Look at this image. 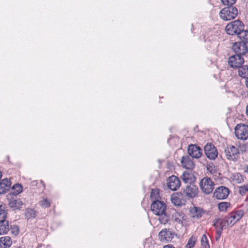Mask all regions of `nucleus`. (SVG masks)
Wrapping results in <instances>:
<instances>
[{"instance_id": "nucleus-1", "label": "nucleus", "mask_w": 248, "mask_h": 248, "mask_svg": "<svg viewBox=\"0 0 248 248\" xmlns=\"http://www.w3.org/2000/svg\"><path fill=\"white\" fill-rule=\"evenodd\" d=\"M151 210L154 214L163 217L160 219L161 223L165 224L168 222V217L166 214V205L164 202L158 200L153 201L151 205Z\"/></svg>"}, {"instance_id": "nucleus-2", "label": "nucleus", "mask_w": 248, "mask_h": 248, "mask_svg": "<svg viewBox=\"0 0 248 248\" xmlns=\"http://www.w3.org/2000/svg\"><path fill=\"white\" fill-rule=\"evenodd\" d=\"M244 28L243 23L239 20H236L228 24L225 28L226 33L230 35L238 36V33L243 30Z\"/></svg>"}, {"instance_id": "nucleus-3", "label": "nucleus", "mask_w": 248, "mask_h": 248, "mask_svg": "<svg viewBox=\"0 0 248 248\" xmlns=\"http://www.w3.org/2000/svg\"><path fill=\"white\" fill-rule=\"evenodd\" d=\"M237 9L232 6L224 8L219 12L220 18L224 21L233 19L237 16Z\"/></svg>"}, {"instance_id": "nucleus-4", "label": "nucleus", "mask_w": 248, "mask_h": 248, "mask_svg": "<svg viewBox=\"0 0 248 248\" xmlns=\"http://www.w3.org/2000/svg\"><path fill=\"white\" fill-rule=\"evenodd\" d=\"M234 133L237 139L246 140L248 139V126L245 124H238L234 128Z\"/></svg>"}, {"instance_id": "nucleus-5", "label": "nucleus", "mask_w": 248, "mask_h": 248, "mask_svg": "<svg viewBox=\"0 0 248 248\" xmlns=\"http://www.w3.org/2000/svg\"><path fill=\"white\" fill-rule=\"evenodd\" d=\"M200 187L204 193L210 194L214 189V183L210 178L204 177L200 182Z\"/></svg>"}, {"instance_id": "nucleus-6", "label": "nucleus", "mask_w": 248, "mask_h": 248, "mask_svg": "<svg viewBox=\"0 0 248 248\" xmlns=\"http://www.w3.org/2000/svg\"><path fill=\"white\" fill-rule=\"evenodd\" d=\"M225 153L227 158L232 160H236L239 154L238 149L233 145L228 146L225 150Z\"/></svg>"}, {"instance_id": "nucleus-7", "label": "nucleus", "mask_w": 248, "mask_h": 248, "mask_svg": "<svg viewBox=\"0 0 248 248\" xmlns=\"http://www.w3.org/2000/svg\"><path fill=\"white\" fill-rule=\"evenodd\" d=\"M229 192L230 190L227 187L219 186L215 189L214 197L217 200H224L227 198Z\"/></svg>"}, {"instance_id": "nucleus-8", "label": "nucleus", "mask_w": 248, "mask_h": 248, "mask_svg": "<svg viewBox=\"0 0 248 248\" xmlns=\"http://www.w3.org/2000/svg\"><path fill=\"white\" fill-rule=\"evenodd\" d=\"M204 152L207 158L211 160H214L217 156V151L214 145L212 143H207L204 146Z\"/></svg>"}, {"instance_id": "nucleus-9", "label": "nucleus", "mask_w": 248, "mask_h": 248, "mask_svg": "<svg viewBox=\"0 0 248 248\" xmlns=\"http://www.w3.org/2000/svg\"><path fill=\"white\" fill-rule=\"evenodd\" d=\"M244 62V59L239 55H232L228 59L229 66L233 68H238L242 66Z\"/></svg>"}, {"instance_id": "nucleus-10", "label": "nucleus", "mask_w": 248, "mask_h": 248, "mask_svg": "<svg viewBox=\"0 0 248 248\" xmlns=\"http://www.w3.org/2000/svg\"><path fill=\"white\" fill-rule=\"evenodd\" d=\"M232 49L236 55L242 56L248 52V47L244 42H239L234 43L232 46Z\"/></svg>"}, {"instance_id": "nucleus-11", "label": "nucleus", "mask_w": 248, "mask_h": 248, "mask_svg": "<svg viewBox=\"0 0 248 248\" xmlns=\"http://www.w3.org/2000/svg\"><path fill=\"white\" fill-rule=\"evenodd\" d=\"M158 235L162 242H170L173 238L175 233L171 229H164L159 232Z\"/></svg>"}, {"instance_id": "nucleus-12", "label": "nucleus", "mask_w": 248, "mask_h": 248, "mask_svg": "<svg viewBox=\"0 0 248 248\" xmlns=\"http://www.w3.org/2000/svg\"><path fill=\"white\" fill-rule=\"evenodd\" d=\"M243 216V212L242 211H238L237 212H233L226 217L228 220V222L230 224V227H232Z\"/></svg>"}, {"instance_id": "nucleus-13", "label": "nucleus", "mask_w": 248, "mask_h": 248, "mask_svg": "<svg viewBox=\"0 0 248 248\" xmlns=\"http://www.w3.org/2000/svg\"><path fill=\"white\" fill-rule=\"evenodd\" d=\"M184 193L188 197L193 198L198 194V188L192 183L187 184L184 189Z\"/></svg>"}, {"instance_id": "nucleus-14", "label": "nucleus", "mask_w": 248, "mask_h": 248, "mask_svg": "<svg viewBox=\"0 0 248 248\" xmlns=\"http://www.w3.org/2000/svg\"><path fill=\"white\" fill-rule=\"evenodd\" d=\"M188 153L189 155L195 158H199L202 155V150L199 146L191 144L188 146Z\"/></svg>"}, {"instance_id": "nucleus-15", "label": "nucleus", "mask_w": 248, "mask_h": 248, "mask_svg": "<svg viewBox=\"0 0 248 248\" xmlns=\"http://www.w3.org/2000/svg\"><path fill=\"white\" fill-rule=\"evenodd\" d=\"M168 187L172 191L176 190L181 185V182L178 177L172 175L168 179Z\"/></svg>"}, {"instance_id": "nucleus-16", "label": "nucleus", "mask_w": 248, "mask_h": 248, "mask_svg": "<svg viewBox=\"0 0 248 248\" xmlns=\"http://www.w3.org/2000/svg\"><path fill=\"white\" fill-rule=\"evenodd\" d=\"M213 225L216 229H219L223 230L228 227H230V224L226 217L224 218H216L214 220Z\"/></svg>"}, {"instance_id": "nucleus-17", "label": "nucleus", "mask_w": 248, "mask_h": 248, "mask_svg": "<svg viewBox=\"0 0 248 248\" xmlns=\"http://www.w3.org/2000/svg\"><path fill=\"white\" fill-rule=\"evenodd\" d=\"M182 166L187 170H191L195 167L192 159L188 155L183 156L181 159Z\"/></svg>"}, {"instance_id": "nucleus-18", "label": "nucleus", "mask_w": 248, "mask_h": 248, "mask_svg": "<svg viewBox=\"0 0 248 248\" xmlns=\"http://www.w3.org/2000/svg\"><path fill=\"white\" fill-rule=\"evenodd\" d=\"M11 184L10 180L8 178L0 181V194L6 193L11 187Z\"/></svg>"}, {"instance_id": "nucleus-19", "label": "nucleus", "mask_w": 248, "mask_h": 248, "mask_svg": "<svg viewBox=\"0 0 248 248\" xmlns=\"http://www.w3.org/2000/svg\"><path fill=\"white\" fill-rule=\"evenodd\" d=\"M182 179L186 184L193 183L195 181V177L192 173L189 171H185L182 175Z\"/></svg>"}, {"instance_id": "nucleus-20", "label": "nucleus", "mask_w": 248, "mask_h": 248, "mask_svg": "<svg viewBox=\"0 0 248 248\" xmlns=\"http://www.w3.org/2000/svg\"><path fill=\"white\" fill-rule=\"evenodd\" d=\"M12 244V241L9 236L0 238V248H9Z\"/></svg>"}, {"instance_id": "nucleus-21", "label": "nucleus", "mask_w": 248, "mask_h": 248, "mask_svg": "<svg viewBox=\"0 0 248 248\" xmlns=\"http://www.w3.org/2000/svg\"><path fill=\"white\" fill-rule=\"evenodd\" d=\"M10 230L8 222L5 219L0 220V235L6 234Z\"/></svg>"}, {"instance_id": "nucleus-22", "label": "nucleus", "mask_w": 248, "mask_h": 248, "mask_svg": "<svg viewBox=\"0 0 248 248\" xmlns=\"http://www.w3.org/2000/svg\"><path fill=\"white\" fill-rule=\"evenodd\" d=\"M8 204L11 208L19 209L23 204L22 202L20 200H16L14 198L9 199Z\"/></svg>"}, {"instance_id": "nucleus-23", "label": "nucleus", "mask_w": 248, "mask_h": 248, "mask_svg": "<svg viewBox=\"0 0 248 248\" xmlns=\"http://www.w3.org/2000/svg\"><path fill=\"white\" fill-rule=\"evenodd\" d=\"M172 219L176 222L182 225H184V216L183 214L181 213H178L176 211L172 214Z\"/></svg>"}, {"instance_id": "nucleus-24", "label": "nucleus", "mask_w": 248, "mask_h": 248, "mask_svg": "<svg viewBox=\"0 0 248 248\" xmlns=\"http://www.w3.org/2000/svg\"><path fill=\"white\" fill-rule=\"evenodd\" d=\"M238 68L239 76L243 78L247 79L248 78V65H242Z\"/></svg>"}, {"instance_id": "nucleus-25", "label": "nucleus", "mask_w": 248, "mask_h": 248, "mask_svg": "<svg viewBox=\"0 0 248 248\" xmlns=\"http://www.w3.org/2000/svg\"><path fill=\"white\" fill-rule=\"evenodd\" d=\"M237 37L239 38L242 42L245 44L248 43V30H243L238 33Z\"/></svg>"}, {"instance_id": "nucleus-26", "label": "nucleus", "mask_w": 248, "mask_h": 248, "mask_svg": "<svg viewBox=\"0 0 248 248\" xmlns=\"http://www.w3.org/2000/svg\"><path fill=\"white\" fill-rule=\"evenodd\" d=\"M190 213L193 217L199 218L201 217L203 213V211L199 207H194L191 209Z\"/></svg>"}, {"instance_id": "nucleus-27", "label": "nucleus", "mask_w": 248, "mask_h": 248, "mask_svg": "<svg viewBox=\"0 0 248 248\" xmlns=\"http://www.w3.org/2000/svg\"><path fill=\"white\" fill-rule=\"evenodd\" d=\"M22 191V186L21 185L16 184L14 185L12 189V194L13 195H17Z\"/></svg>"}, {"instance_id": "nucleus-28", "label": "nucleus", "mask_w": 248, "mask_h": 248, "mask_svg": "<svg viewBox=\"0 0 248 248\" xmlns=\"http://www.w3.org/2000/svg\"><path fill=\"white\" fill-rule=\"evenodd\" d=\"M197 240V237L192 235L188 240L186 248H193Z\"/></svg>"}, {"instance_id": "nucleus-29", "label": "nucleus", "mask_w": 248, "mask_h": 248, "mask_svg": "<svg viewBox=\"0 0 248 248\" xmlns=\"http://www.w3.org/2000/svg\"><path fill=\"white\" fill-rule=\"evenodd\" d=\"M36 216V212L33 209H27L25 212V216L27 219L33 218Z\"/></svg>"}, {"instance_id": "nucleus-30", "label": "nucleus", "mask_w": 248, "mask_h": 248, "mask_svg": "<svg viewBox=\"0 0 248 248\" xmlns=\"http://www.w3.org/2000/svg\"><path fill=\"white\" fill-rule=\"evenodd\" d=\"M230 206V203L228 202H222L218 204V208L220 211L225 212L228 207Z\"/></svg>"}, {"instance_id": "nucleus-31", "label": "nucleus", "mask_w": 248, "mask_h": 248, "mask_svg": "<svg viewBox=\"0 0 248 248\" xmlns=\"http://www.w3.org/2000/svg\"><path fill=\"white\" fill-rule=\"evenodd\" d=\"M201 245L203 248H209L210 246L208 243V240L206 234H203L202 236L201 240Z\"/></svg>"}, {"instance_id": "nucleus-32", "label": "nucleus", "mask_w": 248, "mask_h": 248, "mask_svg": "<svg viewBox=\"0 0 248 248\" xmlns=\"http://www.w3.org/2000/svg\"><path fill=\"white\" fill-rule=\"evenodd\" d=\"M151 199L152 200H158L159 198V191L157 189H152L150 195Z\"/></svg>"}, {"instance_id": "nucleus-33", "label": "nucleus", "mask_w": 248, "mask_h": 248, "mask_svg": "<svg viewBox=\"0 0 248 248\" xmlns=\"http://www.w3.org/2000/svg\"><path fill=\"white\" fill-rule=\"evenodd\" d=\"M40 205L43 208H47L50 205V202L46 199L43 198L39 202Z\"/></svg>"}, {"instance_id": "nucleus-34", "label": "nucleus", "mask_w": 248, "mask_h": 248, "mask_svg": "<svg viewBox=\"0 0 248 248\" xmlns=\"http://www.w3.org/2000/svg\"><path fill=\"white\" fill-rule=\"evenodd\" d=\"M233 179L235 180L237 183H240L243 181V177L240 173H236L233 175Z\"/></svg>"}, {"instance_id": "nucleus-35", "label": "nucleus", "mask_w": 248, "mask_h": 248, "mask_svg": "<svg viewBox=\"0 0 248 248\" xmlns=\"http://www.w3.org/2000/svg\"><path fill=\"white\" fill-rule=\"evenodd\" d=\"M6 217V212L4 210V206L1 204L0 205V220L5 219Z\"/></svg>"}, {"instance_id": "nucleus-36", "label": "nucleus", "mask_w": 248, "mask_h": 248, "mask_svg": "<svg viewBox=\"0 0 248 248\" xmlns=\"http://www.w3.org/2000/svg\"><path fill=\"white\" fill-rule=\"evenodd\" d=\"M171 202L176 206H180L182 204L180 199L176 196L172 197Z\"/></svg>"}, {"instance_id": "nucleus-37", "label": "nucleus", "mask_w": 248, "mask_h": 248, "mask_svg": "<svg viewBox=\"0 0 248 248\" xmlns=\"http://www.w3.org/2000/svg\"><path fill=\"white\" fill-rule=\"evenodd\" d=\"M10 232L14 235H17L19 233V228L16 225H13L10 227Z\"/></svg>"}, {"instance_id": "nucleus-38", "label": "nucleus", "mask_w": 248, "mask_h": 248, "mask_svg": "<svg viewBox=\"0 0 248 248\" xmlns=\"http://www.w3.org/2000/svg\"><path fill=\"white\" fill-rule=\"evenodd\" d=\"M237 0H221L222 4L224 5L231 6L234 4Z\"/></svg>"}, {"instance_id": "nucleus-39", "label": "nucleus", "mask_w": 248, "mask_h": 248, "mask_svg": "<svg viewBox=\"0 0 248 248\" xmlns=\"http://www.w3.org/2000/svg\"><path fill=\"white\" fill-rule=\"evenodd\" d=\"M248 191V184L247 185H244L239 187V191L240 194L243 195Z\"/></svg>"}, {"instance_id": "nucleus-40", "label": "nucleus", "mask_w": 248, "mask_h": 248, "mask_svg": "<svg viewBox=\"0 0 248 248\" xmlns=\"http://www.w3.org/2000/svg\"><path fill=\"white\" fill-rule=\"evenodd\" d=\"M238 147L240 149V150L243 152H245L247 150V145L245 143H240L238 145Z\"/></svg>"}, {"instance_id": "nucleus-41", "label": "nucleus", "mask_w": 248, "mask_h": 248, "mask_svg": "<svg viewBox=\"0 0 248 248\" xmlns=\"http://www.w3.org/2000/svg\"><path fill=\"white\" fill-rule=\"evenodd\" d=\"M222 230H220L219 229H217V231H216V233H217V236L216 237V240H218L221 235V233H222Z\"/></svg>"}, {"instance_id": "nucleus-42", "label": "nucleus", "mask_w": 248, "mask_h": 248, "mask_svg": "<svg viewBox=\"0 0 248 248\" xmlns=\"http://www.w3.org/2000/svg\"><path fill=\"white\" fill-rule=\"evenodd\" d=\"M163 248H175L173 246L171 245H166L163 247Z\"/></svg>"}, {"instance_id": "nucleus-43", "label": "nucleus", "mask_w": 248, "mask_h": 248, "mask_svg": "<svg viewBox=\"0 0 248 248\" xmlns=\"http://www.w3.org/2000/svg\"><path fill=\"white\" fill-rule=\"evenodd\" d=\"M246 113L247 116L248 117V105L246 107Z\"/></svg>"}, {"instance_id": "nucleus-44", "label": "nucleus", "mask_w": 248, "mask_h": 248, "mask_svg": "<svg viewBox=\"0 0 248 248\" xmlns=\"http://www.w3.org/2000/svg\"><path fill=\"white\" fill-rule=\"evenodd\" d=\"M246 87L248 88V78L246 80Z\"/></svg>"}, {"instance_id": "nucleus-45", "label": "nucleus", "mask_w": 248, "mask_h": 248, "mask_svg": "<svg viewBox=\"0 0 248 248\" xmlns=\"http://www.w3.org/2000/svg\"><path fill=\"white\" fill-rule=\"evenodd\" d=\"M245 172L248 173V165L247 166L246 170H245Z\"/></svg>"}]
</instances>
